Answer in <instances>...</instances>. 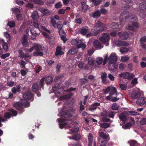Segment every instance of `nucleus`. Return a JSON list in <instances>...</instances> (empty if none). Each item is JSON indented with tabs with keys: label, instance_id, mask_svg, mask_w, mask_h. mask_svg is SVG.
I'll return each mask as SVG.
<instances>
[{
	"label": "nucleus",
	"instance_id": "1",
	"mask_svg": "<svg viewBox=\"0 0 146 146\" xmlns=\"http://www.w3.org/2000/svg\"><path fill=\"white\" fill-rule=\"evenodd\" d=\"M33 25L35 27L31 30L28 29L26 30L27 34L29 38L33 39L35 38V36H38L40 33V31L38 29L39 25L37 21L33 22Z\"/></svg>",
	"mask_w": 146,
	"mask_h": 146
},
{
	"label": "nucleus",
	"instance_id": "2",
	"mask_svg": "<svg viewBox=\"0 0 146 146\" xmlns=\"http://www.w3.org/2000/svg\"><path fill=\"white\" fill-rule=\"evenodd\" d=\"M66 120L62 118H60L58 119V121L59 123V127L60 128L62 129L64 126L66 125H67L68 128H69L70 130L72 133H75L78 131L79 128L78 127H75L74 128H71V127L73 126V122L69 121V122H65L63 123V122H64Z\"/></svg>",
	"mask_w": 146,
	"mask_h": 146
},
{
	"label": "nucleus",
	"instance_id": "3",
	"mask_svg": "<svg viewBox=\"0 0 146 146\" xmlns=\"http://www.w3.org/2000/svg\"><path fill=\"white\" fill-rule=\"evenodd\" d=\"M33 96L32 94L30 92H27L23 95V99L21 100V102L25 107H28L30 105V103L27 100H29L31 99Z\"/></svg>",
	"mask_w": 146,
	"mask_h": 146
},
{
	"label": "nucleus",
	"instance_id": "4",
	"mask_svg": "<svg viewBox=\"0 0 146 146\" xmlns=\"http://www.w3.org/2000/svg\"><path fill=\"white\" fill-rule=\"evenodd\" d=\"M101 26H102L99 29L98 32H96L94 33H92V34H91V33H90L87 35V37H88L91 35H97L98 33H100L102 32L105 29L106 27L105 25H102V24L100 21H97L95 25L94 26V27L96 28H99Z\"/></svg>",
	"mask_w": 146,
	"mask_h": 146
},
{
	"label": "nucleus",
	"instance_id": "5",
	"mask_svg": "<svg viewBox=\"0 0 146 146\" xmlns=\"http://www.w3.org/2000/svg\"><path fill=\"white\" fill-rule=\"evenodd\" d=\"M10 113L12 114V115L13 116H16L17 114V112L16 111L14 110H13L11 109L10 110V112H6L4 115V118H3L0 115V121L1 122H4L6 121L5 119H9L11 116Z\"/></svg>",
	"mask_w": 146,
	"mask_h": 146
},
{
	"label": "nucleus",
	"instance_id": "6",
	"mask_svg": "<svg viewBox=\"0 0 146 146\" xmlns=\"http://www.w3.org/2000/svg\"><path fill=\"white\" fill-rule=\"evenodd\" d=\"M100 40L104 44H106V46L109 44L108 42L110 40L109 35L107 33L103 34L99 38Z\"/></svg>",
	"mask_w": 146,
	"mask_h": 146
},
{
	"label": "nucleus",
	"instance_id": "7",
	"mask_svg": "<svg viewBox=\"0 0 146 146\" xmlns=\"http://www.w3.org/2000/svg\"><path fill=\"white\" fill-rule=\"evenodd\" d=\"M108 59V61L110 64H113L117 61V57L116 53L112 52L111 53Z\"/></svg>",
	"mask_w": 146,
	"mask_h": 146
},
{
	"label": "nucleus",
	"instance_id": "8",
	"mask_svg": "<svg viewBox=\"0 0 146 146\" xmlns=\"http://www.w3.org/2000/svg\"><path fill=\"white\" fill-rule=\"evenodd\" d=\"M105 92L106 93H110V95L112 96L115 94L117 92V90L115 87L111 86L107 88Z\"/></svg>",
	"mask_w": 146,
	"mask_h": 146
},
{
	"label": "nucleus",
	"instance_id": "9",
	"mask_svg": "<svg viewBox=\"0 0 146 146\" xmlns=\"http://www.w3.org/2000/svg\"><path fill=\"white\" fill-rule=\"evenodd\" d=\"M120 77H122L128 80L132 79L135 77V75L132 74H129L128 72L123 73L119 74Z\"/></svg>",
	"mask_w": 146,
	"mask_h": 146
},
{
	"label": "nucleus",
	"instance_id": "10",
	"mask_svg": "<svg viewBox=\"0 0 146 146\" xmlns=\"http://www.w3.org/2000/svg\"><path fill=\"white\" fill-rule=\"evenodd\" d=\"M141 95V90L139 89L133 90L132 92L131 96V98L136 99L139 97Z\"/></svg>",
	"mask_w": 146,
	"mask_h": 146
},
{
	"label": "nucleus",
	"instance_id": "11",
	"mask_svg": "<svg viewBox=\"0 0 146 146\" xmlns=\"http://www.w3.org/2000/svg\"><path fill=\"white\" fill-rule=\"evenodd\" d=\"M119 37L123 40H126L129 37V34L126 32H121L118 33Z\"/></svg>",
	"mask_w": 146,
	"mask_h": 146
},
{
	"label": "nucleus",
	"instance_id": "12",
	"mask_svg": "<svg viewBox=\"0 0 146 146\" xmlns=\"http://www.w3.org/2000/svg\"><path fill=\"white\" fill-rule=\"evenodd\" d=\"M18 52L19 53V57L22 59L24 58L25 57H31V54H30L29 53H25L21 50H19Z\"/></svg>",
	"mask_w": 146,
	"mask_h": 146
},
{
	"label": "nucleus",
	"instance_id": "13",
	"mask_svg": "<svg viewBox=\"0 0 146 146\" xmlns=\"http://www.w3.org/2000/svg\"><path fill=\"white\" fill-rule=\"evenodd\" d=\"M115 44L118 46H127L129 43L126 41L121 40H116L115 42Z\"/></svg>",
	"mask_w": 146,
	"mask_h": 146
},
{
	"label": "nucleus",
	"instance_id": "14",
	"mask_svg": "<svg viewBox=\"0 0 146 146\" xmlns=\"http://www.w3.org/2000/svg\"><path fill=\"white\" fill-rule=\"evenodd\" d=\"M127 113L126 111H124L121 113L119 115V118L122 121L125 122L127 119Z\"/></svg>",
	"mask_w": 146,
	"mask_h": 146
},
{
	"label": "nucleus",
	"instance_id": "15",
	"mask_svg": "<svg viewBox=\"0 0 146 146\" xmlns=\"http://www.w3.org/2000/svg\"><path fill=\"white\" fill-rule=\"evenodd\" d=\"M94 46L96 48L100 49L103 48V46L102 45L100 42L98 40H96L94 42Z\"/></svg>",
	"mask_w": 146,
	"mask_h": 146
},
{
	"label": "nucleus",
	"instance_id": "16",
	"mask_svg": "<svg viewBox=\"0 0 146 146\" xmlns=\"http://www.w3.org/2000/svg\"><path fill=\"white\" fill-rule=\"evenodd\" d=\"M86 47L85 44L83 43L81 40H78L77 47L78 48H82V50L84 49Z\"/></svg>",
	"mask_w": 146,
	"mask_h": 146
},
{
	"label": "nucleus",
	"instance_id": "17",
	"mask_svg": "<svg viewBox=\"0 0 146 146\" xmlns=\"http://www.w3.org/2000/svg\"><path fill=\"white\" fill-rule=\"evenodd\" d=\"M141 45L144 48L146 49V37H143L140 39Z\"/></svg>",
	"mask_w": 146,
	"mask_h": 146
},
{
	"label": "nucleus",
	"instance_id": "18",
	"mask_svg": "<svg viewBox=\"0 0 146 146\" xmlns=\"http://www.w3.org/2000/svg\"><path fill=\"white\" fill-rule=\"evenodd\" d=\"M31 17L33 19L34 21V22L36 21L38 23L37 20L38 17V16L37 11H34L32 14Z\"/></svg>",
	"mask_w": 146,
	"mask_h": 146
},
{
	"label": "nucleus",
	"instance_id": "19",
	"mask_svg": "<svg viewBox=\"0 0 146 146\" xmlns=\"http://www.w3.org/2000/svg\"><path fill=\"white\" fill-rule=\"evenodd\" d=\"M106 100H109L111 101H112L113 102H116L119 99V98H117V97L112 98V96L111 95H109V96H107L106 97Z\"/></svg>",
	"mask_w": 146,
	"mask_h": 146
},
{
	"label": "nucleus",
	"instance_id": "20",
	"mask_svg": "<svg viewBox=\"0 0 146 146\" xmlns=\"http://www.w3.org/2000/svg\"><path fill=\"white\" fill-rule=\"evenodd\" d=\"M137 103L140 106L143 105L145 102L144 98L141 97L138 99L137 101Z\"/></svg>",
	"mask_w": 146,
	"mask_h": 146
},
{
	"label": "nucleus",
	"instance_id": "21",
	"mask_svg": "<svg viewBox=\"0 0 146 146\" xmlns=\"http://www.w3.org/2000/svg\"><path fill=\"white\" fill-rule=\"evenodd\" d=\"M129 13L126 12H123L120 15V21L121 22V25H123L122 23V20H121L122 18L125 17V19H126L127 15H128Z\"/></svg>",
	"mask_w": 146,
	"mask_h": 146
},
{
	"label": "nucleus",
	"instance_id": "22",
	"mask_svg": "<svg viewBox=\"0 0 146 146\" xmlns=\"http://www.w3.org/2000/svg\"><path fill=\"white\" fill-rule=\"evenodd\" d=\"M23 45L25 47H28L29 44L27 41V37L25 35H24L23 38L22 42Z\"/></svg>",
	"mask_w": 146,
	"mask_h": 146
},
{
	"label": "nucleus",
	"instance_id": "23",
	"mask_svg": "<svg viewBox=\"0 0 146 146\" xmlns=\"http://www.w3.org/2000/svg\"><path fill=\"white\" fill-rule=\"evenodd\" d=\"M1 42L2 45L3 49L6 51H7L8 50L7 44L4 41L3 39L1 40Z\"/></svg>",
	"mask_w": 146,
	"mask_h": 146
},
{
	"label": "nucleus",
	"instance_id": "24",
	"mask_svg": "<svg viewBox=\"0 0 146 146\" xmlns=\"http://www.w3.org/2000/svg\"><path fill=\"white\" fill-rule=\"evenodd\" d=\"M46 82V84H50L53 81V78L50 76H48L45 77Z\"/></svg>",
	"mask_w": 146,
	"mask_h": 146
},
{
	"label": "nucleus",
	"instance_id": "25",
	"mask_svg": "<svg viewBox=\"0 0 146 146\" xmlns=\"http://www.w3.org/2000/svg\"><path fill=\"white\" fill-rule=\"evenodd\" d=\"M61 47L58 46L56 48V50L55 53V54L56 56H58L60 55H62L63 54V52L61 51Z\"/></svg>",
	"mask_w": 146,
	"mask_h": 146
},
{
	"label": "nucleus",
	"instance_id": "26",
	"mask_svg": "<svg viewBox=\"0 0 146 146\" xmlns=\"http://www.w3.org/2000/svg\"><path fill=\"white\" fill-rule=\"evenodd\" d=\"M99 135L100 137L104 139H106L107 141L109 140V135H106L103 132H100L99 133Z\"/></svg>",
	"mask_w": 146,
	"mask_h": 146
},
{
	"label": "nucleus",
	"instance_id": "27",
	"mask_svg": "<svg viewBox=\"0 0 146 146\" xmlns=\"http://www.w3.org/2000/svg\"><path fill=\"white\" fill-rule=\"evenodd\" d=\"M32 89L33 92H36L39 89L38 84L37 83L34 84L32 87Z\"/></svg>",
	"mask_w": 146,
	"mask_h": 146
},
{
	"label": "nucleus",
	"instance_id": "28",
	"mask_svg": "<svg viewBox=\"0 0 146 146\" xmlns=\"http://www.w3.org/2000/svg\"><path fill=\"white\" fill-rule=\"evenodd\" d=\"M100 105V103H96L92 104V107L89 109L90 111H93L97 108L96 106Z\"/></svg>",
	"mask_w": 146,
	"mask_h": 146
},
{
	"label": "nucleus",
	"instance_id": "29",
	"mask_svg": "<svg viewBox=\"0 0 146 146\" xmlns=\"http://www.w3.org/2000/svg\"><path fill=\"white\" fill-rule=\"evenodd\" d=\"M78 52V50L75 48H72L69 50L68 53L70 54H74Z\"/></svg>",
	"mask_w": 146,
	"mask_h": 146
},
{
	"label": "nucleus",
	"instance_id": "30",
	"mask_svg": "<svg viewBox=\"0 0 146 146\" xmlns=\"http://www.w3.org/2000/svg\"><path fill=\"white\" fill-rule=\"evenodd\" d=\"M38 10L40 11L44 14H49L51 13L50 11H49L46 9L40 8Z\"/></svg>",
	"mask_w": 146,
	"mask_h": 146
},
{
	"label": "nucleus",
	"instance_id": "31",
	"mask_svg": "<svg viewBox=\"0 0 146 146\" xmlns=\"http://www.w3.org/2000/svg\"><path fill=\"white\" fill-rule=\"evenodd\" d=\"M135 124L129 122L126 124L125 126H123L122 127L125 129H129L131 126H133Z\"/></svg>",
	"mask_w": 146,
	"mask_h": 146
},
{
	"label": "nucleus",
	"instance_id": "32",
	"mask_svg": "<svg viewBox=\"0 0 146 146\" xmlns=\"http://www.w3.org/2000/svg\"><path fill=\"white\" fill-rule=\"evenodd\" d=\"M49 39L50 44L51 45H53L55 43V39L54 36H50L49 38H47Z\"/></svg>",
	"mask_w": 146,
	"mask_h": 146
},
{
	"label": "nucleus",
	"instance_id": "33",
	"mask_svg": "<svg viewBox=\"0 0 146 146\" xmlns=\"http://www.w3.org/2000/svg\"><path fill=\"white\" fill-rule=\"evenodd\" d=\"M89 146H92L93 141V136L91 133H90L88 136Z\"/></svg>",
	"mask_w": 146,
	"mask_h": 146
},
{
	"label": "nucleus",
	"instance_id": "34",
	"mask_svg": "<svg viewBox=\"0 0 146 146\" xmlns=\"http://www.w3.org/2000/svg\"><path fill=\"white\" fill-rule=\"evenodd\" d=\"M34 49L36 51H40L42 50V46L40 45L36 44L33 46Z\"/></svg>",
	"mask_w": 146,
	"mask_h": 146
},
{
	"label": "nucleus",
	"instance_id": "35",
	"mask_svg": "<svg viewBox=\"0 0 146 146\" xmlns=\"http://www.w3.org/2000/svg\"><path fill=\"white\" fill-rule=\"evenodd\" d=\"M23 106H25L23 104H22V102L21 103L19 102H17L15 104L14 106L17 109H21Z\"/></svg>",
	"mask_w": 146,
	"mask_h": 146
},
{
	"label": "nucleus",
	"instance_id": "36",
	"mask_svg": "<svg viewBox=\"0 0 146 146\" xmlns=\"http://www.w3.org/2000/svg\"><path fill=\"white\" fill-rule=\"evenodd\" d=\"M88 63L90 66H93L94 63V60L93 58L90 57L88 59Z\"/></svg>",
	"mask_w": 146,
	"mask_h": 146
},
{
	"label": "nucleus",
	"instance_id": "37",
	"mask_svg": "<svg viewBox=\"0 0 146 146\" xmlns=\"http://www.w3.org/2000/svg\"><path fill=\"white\" fill-rule=\"evenodd\" d=\"M101 78L104 84H106V80L107 77V74L106 73H102L101 76Z\"/></svg>",
	"mask_w": 146,
	"mask_h": 146
},
{
	"label": "nucleus",
	"instance_id": "38",
	"mask_svg": "<svg viewBox=\"0 0 146 146\" xmlns=\"http://www.w3.org/2000/svg\"><path fill=\"white\" fill-rule=\"evenodd\" d=\"M89 29L88 27H86L82 29L81 31V33L83 35H85L87 32L89 31Z\"/></svg>",
	"mask_w": 146,
	"mask_h": 146
},
{
	"label": "nucleus",
	"instance_id": "39",
	"mask_svg": "<svg viewBox=\"0 0 146 146\" xmlns=\"http://www.w3.org/2000/svg\"><path fill=\"white\" fill-rule=\"evenodd\" d=\"M68 138L70 139H73L74 140H77L80 139V136L78 134H76L73 136L72 137H68Z\"/></svg>",
	"mask_w": 146,
	"mask_h": 146
},
{
	"label": "nucleus",
	"instance_id": "40",
	"mask_svg": "<svg viewBox=\"0 0 146 146\" xmlns=\"http://www.w3.org/2000/svg\"><path fill=\"white\" fill-rule=\"evenodd\" d=\"M15 22L12 21H9L7 25V26H9L10 28H13L15 27Z\"/></svg>",
	"mask_w": 146,
	"mask_h": 146
},
{
	"label": "nucleus",
	"instance_id": "41",
	"mask_svg": "<svg viewBox=\"0 0 146 146\" xmlns=\"http://www.w3.org/2000/svg\"><path fill=\"white\" fill-rule=\"evenodd\" d=\"M128 51L129 49L128 48L125 47L121 48L120 50V51L121 54H123L124 53L127 52Z\"/></svg>",
	"mask_w": 146,
	"mask_h": 146
},
{
	"label": "nucleus",
	"instance_id": "42",
	"mask_svg": "<svg viewBox=\"0 0 146 146\" xmlns=\"http://www.w3.org/2000/svg\"><path fill=\"white\" fill-rule=\"evenodd\" d=\"M34 49V47L33 46L29 48H25L24 49V50L25 51L27 52L26 53L29 54V53H31L33 52Z\"/></svg>",
	"mask_w": 146,
	"mask_h": 146
},
{
	"label": "nucleus",
	"instance_id": "43",
	"mask_svg": "<svg viewBox=\"0 0 146 146\" xmlns=\"http://www.w3.org/2000/svg\"><path fill=\"white\" fill-rule=\"evenodd\" d=\"M43 54V53L40 51H37L34 52L33 53V55L34 56H42Z\"/></svg>",
	"mask_w": 146,
	"mask_h": 146
},
{
	"label": "nucleus",
	"instance_id": "44",
	"mask_svg": "<svg viewBox=\"0 0 146 146\" xmlns=\"http://www.w3.org/2000/svg\"><path fill=\"white\" fill-rule=\"evenodd\" d=\"M20 87L19 86H18L17 88L13 87L12 89V91L14 93H15L17 92H19L20 91Z\"/></svg>",
	"mask_w": 146,
	"mask_h": 146
},
{
	"label": "nucleus",
	"instance_id": "45",
	"mask_svg": "<svg viewBox=\"0 0 146 146\" xmlns=\"http://www.w3.org/2000/svg\"><path fill=\"white\" fill-rule=\"evenodd\" d=\"M100 12L98 11H97L93 14L92 17L94 18L98 17L100 16Z\"/></svg>",
	"mask_w": 146,
	"mask_h": 146
},
{
	"label": "nucleus",
	"instance_id": "46",
	"mask_svg": "<svg viewBox=\"0 0 146 146\" xmlns=\"http://www.w3.org/2000/svg\"><path fill=\"white\" fill-rule=\"evenodd\" d=\"M127 114L131 115H139V113L134 111H128Z\"/></svg>",
	"mask_w": 146,
	"mask_h": 146
},
{
	"label": "nucleus",
	"instance_id": "47",
	"mask_svg": "<svg viewBox=\"0 0 146 146\" xmlns=\"http://www.w3.org/2000/svg\"><path fill=\"white\" fill-rule=\"evenodd\" d=\"M100 126L103 128H106L109 126L110 124L106 123H101L100 124Z\"/></svg>",
	"mask_w": 146,
	"mask_h": 146
},
{
	"label": "nucleus",
	"instance_id": "48",
	"mask_svg": "<svg viewBox=\"0 0 146 146\" xmlns=\"http://www.w3.org/2000/svg\"><path fill=\"white\" fill-rule=\"evenodd\" d=\"M118 26V24L115 23H112L110 25V27L111 28L115 29L117 28Z\"/></svg>",
	"mask_w": 146,
	"mask_h": 146
},
{
	"label": "nucleus",
	"instance_id": "49",
	"mask_svg": "<svg viewBox=\"0 0 146 146\" xmlns=\"http://www.w3.org/2000/svg\"><path fill=\"white\" fill-rule=\"evenodd\" d=\"M119 106L116 103H113L112 104L111 106V108L112 110H116L118 109Z\"/></svg>",
	"mask_w": 146,
	"mask_h": 146
},
{
	"label": "nucleus",
	"instance_id": "50",
	"mask_svg": "<svg viewBox=\"0 0 146 146\" xmlns=\"http://www.w3.org/2000/svg\"><path fill=\"white\" fill-rule=\"evenodd\" d=\"M103 61V59L102 58L100 57H98L96 59V62L98 65L101 64Z\"/></svg>",
	"mask_w": 146,
	"mask_h": 146
},
{
	"label": "nucleus",
	"instance_id": "51",
	"mask_svg": "<svg viewBox=\"0 0 146 146\" xmlns=\"http://www.w3.org/2000/svg\"><path fill=\"white\" fill-rule=\"evenodd\" d=\"M129 59V57L126 56H123L121 58V61L125 62L128 61Z\"/></svg>",
	"mask_w": 146,
	"mask_h": 146
},
{
	"label": "nucleus",
	"instance_id": "52",
	"mask_svg": "<svg viewBox=\"0 0 146 146\" xmlns=\"http://www.w3.org/2000/svg\"><path fill=\"white\" fill-rule=\"evenodd\" d=\"M41 29L43 30L42 32H47V33H51L50 31L47 29L45 27L41 26Z\"/></svg>",
	"mask_w": 146,
	"mask_h": 146
},
{
	"label": "nucleus",
	"instance_id": "53",
	"mask_svg": "<svg viewBox=\"0 0 146 146\" xmlns=\"http://www.w3.org/2000/svg\"><path fill=\"white\" fill-rule=\"evenodd\" d=\"M119 86L122 90H125L127 89L126 85L125 84L120 83L119 84Z\"/></svg>",
	"mask_w": 146,
	"mask_h": 146
},
{
	"label": "nucleus",
	"instance_id": "54",
	"mask_svg": "<svg viewBox=\"0 0 146 146\" xmlns=\"http://www.w3.org/2000/svg\"><path fill=\"white\" fill-rule=\"evenodd\" d=\"M140 123L141 125H146V118L142 119L140 121Z\"/></svg>",
	"mask_w": 146,
	"mask_h": 146
},
{
	"label": "nucleus",
	"instance_id": "55",
	"mask_svg": "<svg viewBox=\"0 0 146 146\" xmlns=\"http://www.w3.org/2000/svg\"><path fill=\"white\" fill-rule=\"evenodd\" d=\"M4 35L8 40H10V35L7 32H6L4 33Z\"/></svg>",
	"mask_w": 146,
	"mask_h": 146
},
{
	"label": "nucleus",
	"instance_id": "56",
	"mask_svg": "<svg viewBox=\"0 0 146 146\" xmlns=\"http://www.w3.org/2000/svg\"><path fill=\"white\" fill-rule=\"evenodd\" d=\"M51 22L53 26L55 27H56L57 26L56 21L53 18H51Z\"/></svg>",
	"mask_w": 146,
	"mask_h": 146
},
{
	"label": "nucleus",
	"instance_id": "57",
	"mask_svg": "<svg viewBox=\"0 0 146 146\" xmlns=\"http://www.w3.org/2000/svg\"><path fill=\"white\" fill-rule=\"evenodd\" d=\"M129 142L130 146H135L137 144V142L134 140H131Z\"/></svg>",
	"mask_w": 146,
	"mask_h": 146
},
{
	"label": "nucleus",
	"instance_id": "58",
	"mask_svg": "<svg viewBox=\"0 0 146 146\" xmlns=\"http://www.w3.org/2000/svg\"><path fill=\"white\" fill-rule=\"evenodd\" d=\"M64 113L65 114V115H62V116L65 117V118L71 117L72 116L68 111H66Z\"/></svg>",
	"mask_w": 146,
	"mask_h": 146
},
{
	"label": "nucleus",
	"instance_id": "59",
	"mask_svg": "<svg viewBox=\"0 0 146 146\" xmlns=\"http://www.w3.org/2000/svg\"><path fill=\"white\" fill-rule=\"evenodd\" d=\"M42 33L44 36L46 38H49L50 35L51 33H47V32H42Z\"/></svg>",
	"mask_w": 146,
	"mask_h": 146
},
{
	"label": "nucleus",
	"instance_id": "60",
	"mask_svg": "<svg viewBox=\"0 0 146 146\" xmlns=\"http://www.w3.org/2000/svg\"><path fill=\"white\" fill-rule=\"evenodd\" d=\"M101 2V0H98L97 1L96 0H94V1H93V3L95 5H97L98 4H100Z\"/></svg>",
	"mask_w": 146,
	"mask_h": 146
},
{
	"label": "nucleus",
	"instance_id": "61",
	"mask_svg": "<svg viewBox=\"0 0 146 146\" xmlns=\"http://www.w3.org/2000/svg\"><path fill=\"white\" fill-rule=\"evenodd\" d=\"M34 3L39 5H43L44 4V2L41 0H36Z\"/></svg>",
	"mask_w": 146,
	"mask_h": 146
},
{
	"label": "nucleus",
	"instance_id": "62",
	"mask_svg": "<svg viewBox=\"0 0 146 146\" xmlns=\"http://www.w3.org/2000/svg\"><path fill=\"white\" fill-rule=\"evenodd\" d=\"M10 56L9 53H7L5 54H3L1 56V58L3 59H4L6 58L9 56Z\"/></svg>",
	"mask_w": 146,
	"mask_h": 146
},
{
	"label": "nucleus",
	"instance_id": "63",
	"mask_svg": "<svg viewBox=\"0 0 146 146\" xmlns=\"http://www.w3.org/2000/svg\"><path fill=\"white\" fill-rule=\"evenodd\" d=\"M119 68L121 70H123L126 68L125 65L123 63H121L119 65Z\"/></svg>",
	"mask_w": 146,
	"mask_h": 146
},
{
	"label": "nucleus",
	"instance_id": "64",
	"mask_svg": "<svg viewBox=\"0 0 146 146\" xmlns=\"http://www.w3.org/2000/svg\"><path fill=\"white\" fill-rule=\"evenodd\" d=\"M62 5L61 4V3L60 2L56 3V4H55V8L57 9L61 7H62Z\"/></svg>",
	"mask_w": 146,
	"mask_h": 146
}]
</instances>
